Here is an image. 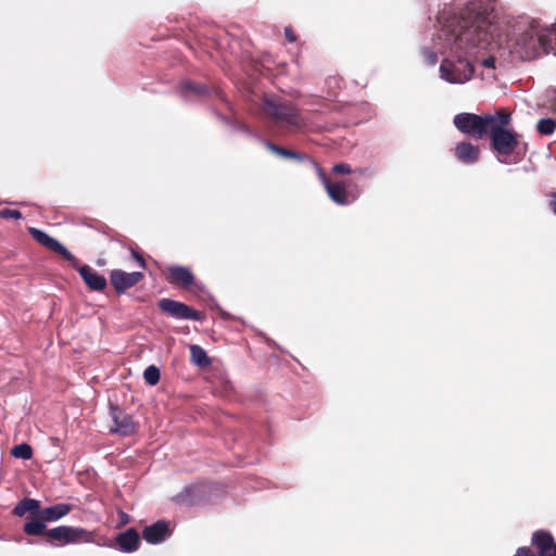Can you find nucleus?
Segmentation results:
<instances>
[{
  "instance_id": "31",
  "label": "nucleus",
  "mask_w": 556,
  "mask_h": 556,
  "mask_svg": "<svg viewBox=\"0 0 556 556\" xmlns=\"http://www.w3.org/2000/svg\"><path fill=\"white\" fill-rule=\"evenodd\" d=\"M186 87H187V89H188V90H193V91H195V92H200V90L198 89V87H195V86H194L193 84H191V83L186 84Z\"/></svg>"
},
{
  "instance_id": "1",
  "label": "nucleus",
  "mask_w": 556,
  "mask_h": 556,
  "mask_svg": "<svg viewBox=\"0 0 556 556\" xmlns=\"http://www.w3.org/2000/svg\"><path fill=\"white\" fill-rule=\"evenodd\" d=\"M453 61L444 59L440 64V76L450 84H464L471 79L473 73L481 68L482 80L496 79L497 65L503 63L504 50L489 37H453Z\"/></svg>"
},
{
  "instance_id": "33",
  "label": "nucleus",
  "mask_w": 556,
  "mask_h": 556,
  "mask_svg": "<svg viewBox=\"0 0 556 556\" xmlns=\"http://www.w3.org/2000/svg\"><path fill=\"white\" fill-rule=\"evenodd\" d=\"M285 35H292V31H291L290 27H286L285 28Z\"/></svg>"
},
{
  "instance_id": "14",
  "label": "nucleus",
  "mask_w": 556,
  "mask_h": 556,
  "mask_svg": "<svg viewBox=\"0 0 556 556\" xmlns=\"http://www.w3.org/2000/svg\"><path fill=\"white\" fill-rule=\"evenodd\" d=\"M113 420L115 427L112 429L114 432L122 434V435H129L135 433L137 426L128 416L127 414H124L123 412L114 408L113 409Z\"/></svg>"
},
{
  "instance_id": "30",
  "label": "nucleus",
  "mask_w": 556,
  "mask_h": 556,
  "mask_svg": "<svg viewBox=\"0 0 556 556\" xmlns=\"http://www.w3.org/2000/svg\"><path fill=\"white\" fill-rule=\"evenodd\" d=\"M131 253H132L134 258L139 263V265H140L142 268H144V267H146V262H144V260H143V258H142V257H141V256H140L136 251H134V250H132V251H131Z\"/></svg>"
},
{
  "instance_id": "13",
  "label": "nucleus",
  "mask_w": 556,
  "mask_h": 556,
  "mask_svg": "<svg viewBox=\"0 0 556 556\" xmlns=\"http://www.w3.org/2000/svg\"><path fill=\"white\" fill-rule=\"evenodd\" d=\"M78 271L85 283L94 291H102L106 287V279L88 265L78 267Z\"/></svg>"
},
{
  "instance_id": "7",
  "label": "nucleus",
  "mask_w": 556,
  "mask_h": 556,
  "mask_svg": "<svg viewBox=\"0 0 556 556\" xmlns=\"http://www.w3.org/2000/svg\"><path fill=\"white\" fill-rule=\"evenodd\" d=\"M46 534L52 540L58 542L59 545L92 543L94 534L84 528L59 526L50 529Z\"/></svg>"
},
{
  "instance_id": "12",
  "label": "nucleus",
  "mask_w": 556,
  "mask_h": 556,
  "mask_svg": "<svg viewBox=\"0 0 556 556\" xmlns=\"http://www.w3.org/2000/svg\"><path fill=\"white\" fill-rule=\"evenodd\" d=\"M170 534L168 523L165 521H156L155 523L146 527L142 532V538L151 544L163 542Z\"/></svg>"
},
{
  "instance_id": "23",
  "label": "nucleus",
  "mask_w": 556,
  "mask_h": 556,
  "mask_svg": "<svg viewBox=\"0 0 556 556\" xmlns=\"http://www.w3.org/2000/svg\"><path fill=\"white\" fill-rule=\"evenodd\" d=\"M556 128V122L552 118H542L538 122L536 129L541 135H552Z\"/></svg>"
},
{
  "instance_id": "5",
  "label": "nucleus",
  "mask_w": 556,
  "mask_h": 556,
  "mask_svg": "<svg viewBox=\"0 0 556 556\" xmlns=\"http://www.w3.org/2000/svg\"><path fill=\"white\" fill-rule=\"evenodd\" d=\"M496 114L476 115L470 113H459L454 117V125L459 131L477 139H482L489 132L492 124L496 123Z\"/></svg>"
},
{
  "instance_id": "3",
  "label": "nucleus",
  "mask_w": 556,
  "mask_h": 556,
  "mask_svg": "<svg viewBox=\"0 0 556 556\" xmlns=\"http://www.w3.org/2000/svg\"><path fill=\"white\" fill-rule=\"evenodd\" d=\"M490 17L485 8L476 2L466 4L451 22V35L489 34Z\"/></svg>"
},
{
  "instance_id": "26",
  "label": "nucleus",
  "mask_w": 556,
  "mask_h": 556,
  "mask_svg": "<svg viewBox=\"0 0 556 556\" xmlns=\"http://www.w3.org/2000/svg\"><path fill=\"white\" fill-rule=\"evenodd\" d=\"M266 147L273 151L274 153L280 155V156H283V157H292V159H298L300 160L301 159V155L296 152H293V151H290V150H287V149H283V148H280V147H277L270 142H267L266 143Z\"/></svg>"
},
{
  "instance_id": "25",
  "label": "nucleus",
  "mask_w": 556,
  "mask_h": 556,
  "mask_svg": "<svg viewBox=\"0 0 556 556\" xmlns=\"http://www.w3.org/2000/svg\"><path fill=\"white\" fill-rule=\"evenodd\" d=\"M144 381L150 386H155L160 381V369L151 365L143 371Z\"/></svg>"
},
{
  "instance_id": "19",
  "label": "nucleus",
  "mask_w": 556,
  "mask_h": 556,
  "mask_svg": "<svg viewBox=\"0 0 556 556\" xmlns=\"http://www.w3.org/2000/svg\"><path fill=\"white\" fill-rule=\"evenodd\" d=\"M40 508L39 502L33 498L21 501L13 509L14 515L22 517L26 513H38Z\"/></svg>"
},
{
  "instance_id": "24",
  "label": "nucleus",
  "mask_w": 556,
  "mask_h": 556,
  "mask_svg": "<svg viewBox=\"0 0 556 556\" xmlns=\"http://www.w3.org/2000/svg\"><path fill=\"white\" fill-rule=\"evenodd\" d=\"M11 454L16 458L29 459L33 456V450L30 445L26 443L18 444L12 448Z\"/></svg>"
},
{
  "instance_id": "34",
  "label": "nucleus",
  "mask_w": 556,
  "mask_h": 556,
  "mask_svg": "<svg viewBox=\"0 0 556 556\" xmlns=\"http://www.w3.org/2000/svg\"><path fill=\"white\" fill-rule=\"evenodd\" d=\"M290 41H294L296 39L295 36L289 37Z\"/></svg>"
},
{
  "instance_id": "2",
  "label": "nucleus",
  "mask_w": 556,
  "mask_h": 556,
  "mask_svg": "<svg viewBox=\"0 0 556 556\" xmlns=\"http://www.w3.org/2000/svg\"><path fill=\"white\" fill-rule=\"evenodd\" d=\"M489 41L497 43L504 50L505 61L497 65V70L507 63L521 60L528 61L542 53L556 55V37H489Z\"/></svg>"
},
{
  "instance_id": "28",
  "label": "nucleus",
  "mask_w": 556,
  "mask_h": 556,
  "mask_svg": "<svg viewBox=\"0 0 556 556\" xmlns=\"http://www.w3.org/2000/svg\"><path fill=\"white\" fill-rule=\"evenodd\" d=\"M422 53H424L425 60H426V62H427L428 64H430V65H434V64L437 63V61H438V56H437V53H435V52H433V51H431V50H429V49H425V50L422 51Z\"/></svg>"
},
{
  "instance_id": "17",
  "label": "nucleus",
  "mask_w": 556,
  "mask_h": 556,
  "mask_svg": "<svg viewBox=\"0 0 556 556\" xmlns=\"http://www.w3.org/2000/svg\"><path fill=\"white\" fill-rule=\"evenodd\" d=\"M71 511V506L67 504H56L51 507L43 508L38 511V517L46 522H52L61 519Z\"/></svg>"
},
{
  "instance_id": "4",
  "label": "nucleus",
  "mask_w": 556,
  "mask_h": 556,
  "mask_svg": "<svg viewBox=\"0 0 556 556\" xmlns=\"http://www.w3.org/2000/svg\"><path fill=\"white\" fill-rule=\"evenodd\" d=\"M497 119L495 124L490 127V135L492 146L497 154L502 157L508 156L517 147V135L508 129H505L509 123L510 115L504 112L496 113Z\"/></svg>"
},
{
  "instance_id": "15",
  "label": "nucleus",
  "mask_w": 556,
  "mask_h": 556,
  "mask_svg": "<svg viewBox=\"0 0 556 556\" xmlns=\"http://www.w3.org/2000/svg\"><path fill=\"white\" fill-rule=\"evenodd\" d=\"M118 549L124 553H131L138 549L140 538L136 530L128 529L116 538Z\"/></svg>"
},
{
  "instance_id": "8",
  "label": "nucleus",
  "mask_w": 556,
  "mask_h": 556,
  "mask_svg": "<svg viewBox=\"0 0 556 556\" xmlns=\"http://www.w3.org/2000/svg\"><path fill=\"white\" fill-rule=\"evenodd\" d=\"M319 176L328 195L337 204L348 205L358 198L359 191L349 190L343 182H330L323 173Z\"/></svg>"
},
{
  "instance_id": "21",
  "label": "nucleus",
  "mask_w": 556,
  "mask_h": 556,
  "mask_svg": "<svg viewBox=\"0 0 556 556\" xmlns=\"http://www.w3.org/2000/svg\"><path fill=\"white\" fill-rule=\"evenodd\" d=\"M191 362L198 366L204 367L210 365V358L206 352L199 345L190 346Z\"/></svg>"
},
{
  "instance_id": "6",
  "label": "nucleus",
  "mask_w": 556,
  "mask_h": 556,
  "mask_svg": "<svg viewBox=\"0 0 556 556\" xmlns=\"http://www.w3.org/2000/svg\"><path fill=\"white\" fill-rule=\"evenodd\" d=\"M264 114L275 124L286 128H299L302 121L296 110L286 103L266 99L263 104Z\"/></svg>"
},
{
  "instance_id": "32",
  "label": "nucleus",
  "mask_w": 556,
  "mask_h": 556,
  "mask_svg": "<svg viewBox=\"0 0 556 556\" xmlns=\"http://www.w3.org/2000/svg\"><path fill=\"white\" fill-rule=\"evenodd\" d=\"M551 206H552L554 213L556 214V195L552 199Z\"/></svg>"
},
{
  "instance_id": "29",
  "label": "nucleus",
  "mask_w": 556,
  "mask_h": 556,
  "mask_svg": "<svg viewBox=\"0 0 556 556\" xmlns=\"http://www.w3.org/2000/svg\"><path fill=\"white\" fill-rule=\"evenodd\" d=\"M333 172L338 174H351L354 173V170L351 168L350 165L345 163H340L333 166Z\"/></svg>"
},
{
  "instance_id": "20",
  "label": "nucleus",
  "mask_w": 556,
  "mask_h": 556,
  "mask_svg": "<svg viewBox=\"0 0 556 556\" xmlns=\"http://www.w3.org/2000/svg\"><path fill=\"white\" fill-rule=\"evenodd\" d=\"M519 24L529 26V29L518 28L517 31H519V35H541V31L544 30L538 22L531 21L528 17L522 18ZM546 30L556 35V25H553V29Z\"/></svg>"
},
{
  "instance_id": "11",
  "label": "nucleus",
  "mask_w": 556,
  "mask_h": 556,
  "mask_svg": "<svg viewBox=\"0 0 556 556\" xmlns=\"http://www.w3.org/2000/svg\"><path fill=\"white\" fill-rule=\"evenodd\" d=\"M142 278L143 274L140 271L126 273L121 269H114L110 275L111 283L118 293L136 286Z\"/></svg>"
},
{
  "instance_id": "22",
  "label": "nucleus",
  "mask_w": 556,
  "mask_h": 556,
  "mask_svg": "<svg viewBox=\"0 0 556 556\" xmlns=\"http://www.w3.org/2000/svg\"><path fill=\"white\" fill-rule=\"evenodd\" d=\"M46 521H42L40 517L33 519L24 525V532L28 535H40L45 532Z\"/></svg>"
},
{
  "instance_id": "18",
  "label": "nucleus",
  "mask_w": 556,
  "mask_h": 556,
  "mask_svg": "<svg viewBox=\"0 0 556 556\" xmlns=\"http://www.w3.org/2000/svg\"><path fill=\"white\" fill-rule=\"evenodd\" d=\"M455 155L459 161L472 164L479 159V149L468 142H460L455 148Z\"/></svg>"
},
{
  "instance_id": "10",
  "label": "nucleus",
  "mask_w": 556,
  "mask_h": 556,
  "mask_svg": "<svg viewBox=\"0 0 556 556\" xmlns=\"http://www.w3.org/2000/svg\"><path fill=\"white\" fill-rule=\"evenodd\" d=\"M159 307L168 314L169 316L177 318V319H190V320H200L201 314L191 308L190 306L177 302L169 299H162L159 302Z\"/></svg>"
},
{
  "instance_id": "16",
  "label": "nucleus",
  "mask_w": 556,
  "mask_h": 556,
  "mask_svg": "<svg viewBox=\"0 0 556 556\" xmlns=\"http://www.w3.org/2000/svg\"><path fill=\"white\" fill-rule=\"evenodd\" d=\"M168 281L173 285H179L185 288L193 283L192 273L182 266H172L168 268Z\"/></svg>"
},
{
  "instance_id": "9",
  "label": "nucleus",
  "mask_w": 556,
  "mask_h": 556,
  "mask_svg": "<svg viewBox=\"0 0 556 556\" xmlns=\"http://www.w3.org/2000/svg\"><path fill=\"white\" fill-rule=\"evenodd\" d=\"M28 230L38 243L63 256L66 261H68L72 264V266H78V260L58 240L50 237L48 233L43 232L40 229L30 227Z\"/></svg>"
},
{
  "instance_id": "27",
  "label": "nucleus",
  "mask_w": 556,
  "mask_h": 556,
  "mask_svg": "<svg viewBox=\"0 0 556 556\" xmlns=\"http://www.w3.org/2000/svg\"><path fill=\"white\" fill-rule=\"evenodd\" d=\"M0 217L7 219H20L22 217V213L17 210L4 208L0 211Z\"/></svg>"
}]
</instances>
